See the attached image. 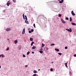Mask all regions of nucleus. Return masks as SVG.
<instances>
[{
    "label": "nucleus",
    "mask_w": 76,
    "mask_h": 76,
    "mask_svg": "<svg viewBox=\"0 0 76 76\" xmlns=\"http://www.w3.org/2000/svg\"><path fill=\"white\" fill-rule=\"evenodd\" d=\"M66 31H68V32H72V30L71 28H69V29L66 28Z\"/></svg>",
    "instance_id": "1"
},
{
    "label": "nucleus",
    "mask_w": 76,
    "mask_h": 76,
    "mask_svg": "<svg viewBox=\"0 0 76 76\" xmlns=\"http://www.w3.org/2000/svg\"><path fill=\"white\" fill-rule=\"evenodd\" d=\"M25 33V28H24L23 29L22 33L23 34H24Z\"/></svg>",
    "instance_id": "2"
},
{
    "label": "nucleus",
    "mask_w": 76,
    "mask_h": 76,
    "mask_svg": "<svg viewBox=\"0 0 76 76\" xmlns=\"http://www.w3.org/2000/svg\"><path fill=\"white\" fill-rule=\"evenodd\" d=\"M61 21L63 23H66V21H64L63 19H61Z\"/></svg>",
    "instance_id": "3"
},
{
    "label": "nucleus",
    "mask_w": 76,
    "mask_h": 76,
    "mask_svg": "<svg viewBox=\"0 0 76 76\" xmlns=\"http://www.w3.org/2000/svg\"><path fill=\"white\" fill-rule=\"evenodd\" d=\"M71 13L72 15H73V16H75V14L74 12H73V11H72L71 12Z\"/></svg>",
    "instance_id": "4"
},
{
    "label": "nucleus",
    "mask_w": 76,
    "mask_h": 76,
    "mask_svg": "<svg viewBox=\"0 0 76 76\" xmlns=\"http://www.w3.org/2000/svg\"><path fill=\"white\" fill-rule=\"evenodd\" d=\"M9 4H10V2H9L8 1L7 3V6H9Z\"/></svg>",
    "instance_id": "5"
},
{
    "label": "nucleus",
    "mask_w": 76,
    "mask_h": 76,
    "mask_svg": "<svg viewBox=\"0 0 76 76\" xmlns=\"http://www.w3.org/2000/svg\"><path fill=\"white\" fill-rule=\"evenodd\" d=\"M25 23H27V24H29V22L27 20H25Z\"/></svg>",
    "instance_id": "6"
},
{
    "label": "nucleus",
    "mask_w": 76,
    "mask_h": 76,
    "mask_svg": "<svg viewBox=\"0 0 76 76\" xmlns=\"http://www.w3.org/2000/svg\"><path fill=\"white\" fill-rule=\"evenodd\" d=\"M61 1H60L59 2V3H63V0H61Z\"/></svg>",
    "instance_id": "7"
},
{
    "label": "nucleus",
    "mask_w": 76,
    "mask_h": 76,
    "mask_svg": "<svg viewBox=\"0 0 76 76\" xmlns=\"http://www.w3.org/2000/svg\"><path fill=\"white\" fill-rule=\"evenodd\" d=\"M33 38H30V40L31 41H32L33 40Z\"/></svg>",
    "instance_id": "8"
},
{
    "label": "nucleus",
    "mask_w": 76,
    "mask_h": 76,
    "mask_svg": "<svg viewBox=\"0 0 76 76\" xmlns=\"http://www.w3.org/2000/svg\"><path fill=\"white\" fill-rule=\"evenodd\" d=\"M55 50H56V51H59V49H58L55 48Z\"/></svg>",
    "instance_id": "9"
},
{
    "label": "nucleus",
    "mask_w": 76,
    "mask_h": 76,
    "mask_svg": "<svg viewBox=\"0 0 76 76\" xmlns=\"http://www.w3.org/2000/svg\"><path fill=\"white\" fill-rule=\"evenodd\" d=\"M6 31H10V29L9 28H7L6 29Z\"/></svg>",
    "instance_id": "10"
},
{
    "label": "nucleus",
    "mask_w": 76,
    "mask_h": 76,
    "mask_svg": "<svg viewBox=\"0 0 76 76\" xmlns=\"http://www.w3.org/2000/svg\"><path fill=\"white\" fill-rule=\"evenodd\" d=\"M69 20H70V22H72V17L70 18Z\"/></svg>",
    "instance_id": "11"
},
{
    "label": "nucleus",
    "mask_w": 76,
    "mask_h": 76,
    "mask_svg": "<svg viewBox=\"0 0 76 76\" xmlns=\"http://www.w3.org/2000/svg\"><path fill=\"white\" fill-rule=\"evenodd\" d=\"M18 42V41H17V40H16L15 41H14V43L15 44H16Z\"/></svg>",
    "instance_id": "12"
},
{
    "label": "nucleus",
    "mask_w": 76,
    "mask_h": 76,
    "mask_svg": "<svg viewBox=\"0 0 76 76\" xmlns=\"http://www.w3.org/2000/svg\"><path fill=\"white\" fill-rule=\"evenodd\" d=\"M33 44H34V42H32L31 43V46H32Z\"/></svg>",
    "instance_id": "13"
},
{
    "label": "nucleus",
    "mask_w": 76,
    "mask_h": 76,
    "mask_svg": "<svg viewBox=\"0 0 76 76\" xmlns=\"http://www.w3.org/2000/svg\"><path fill=\"white\" fill-rule=\"evenodd\" d=\"M23 19H25V15H24V14H23Z\"/></svg>",
    "instance_id": "14"
},
{
    "label": "nucleus",
    "mask_w": 76,
    "mask_h": 76,
    "mask_svg": "<svg viewBox=\"0 0 76 76\" xmlns=\"http://www.w3.org/2000/svg\"><path fill=\"white\" fill-rule=\"evenodd\" d=\"M72 25H76V23H72Z\"/></svg>",
    "instance_id": "15"
},
{
    "label": "nucleus",
    "mask_w": 76,
    "mask_h": 76,
    "mask_svg": "<svg viewBox=\"0 0 76 76\" xmlns=\"http://www.w3.org/2000/svg\"><path fill=\"white\" fill-rule=\"evenodd\" d=\"M36 48V47L34 46L32 47V49H35Z\"/></svg>",
    "instance_id": "16"
},
{
    "label": "nucleus",
    "mask_w": 76,
    "mask_h": 76,
    "mask_svg": "<svg viewBox=\"0 0 76 76\" xmlns=\"http://www.w3.org/2000/svg\"><path fill=\"white\" fill-rule=\"evenodd\" d=\"M67 63H65V66H66V67H67V68L68 67L67 66Z\"/></svg>",
    "instance_id": "17"
},
{
    "label": "nucleus",
    "mask_w": 76,
    "mask_h": 76,
    "mask_svg": "<svg viewBox=\"0 0 76 76\" xmlns=\"http://www.w3.org/2000/svg\"><path fill=\"white\" fill-rule=\"evenodd\" d=\"M39 53H43V51H42V50L39 51Z\"/></svg>",
    "instance_id": "18"
},
{
    "label": "nucleus",
    "mask_w": 76,
    "mask_h": 76,
    "mask_svg": "<svg viewBox=\"0 0 76 76\" xmlns=\"http://www.w3.org/2000/svg\"><path fill=\"white\" fill-rule=\"evenodd\" d=\"M9 50V47H7V49L6 50V51H8Z\"/></svg>",
    "instance_id": "19"
},
{
    "label": "nucleus",
    "mask_w": 76,
    "mask_h": 76,
    "mask_svg": "<svg viewBox=\"0 0 76 76\" xmlns=\"http://www.w3.org/2000/svg\"><path fill=\"white\" fill-rule=\"evenodd\" d=\"M33 72L34 73H37V71H36V70L34 71Z\"/></svg>",
    "instance_id": "20"
},
{
    "label": "nucleus",
    "mask_w": 76,
    "mask_h": 76,
    "mask_svg": "<svg viewBox=\"0 0 76 76\" xmlns=\"http://www.w3.org/2000/svg\"><path fill=\"white\" fill-rule=\"evenodd\" d=\"M58 54L60 56H61L62 54L61 53H58Z\"/></svg>",
    "instance_id": "21"
},
{
    "label": "nucleus",
    "mask_w": 76,
    "mask_h": 76,
    "mask_svg": "<svg viewBox=\"0 0 76 76\" xmlns=\"http://www.w3.org/2000/svg\"><path fill=\"white\" fill-rule=\"evenodd\" d=\"M30 53V52H28L27 53V55H29V53Z\"/></svg>",
    "instance_id": "22"
},
{
    "label": "nucleus",
    "mask_w": 76,
    "mask_h": 76,
    "mask_svg": "<svg viewBox=\"0 0 76 76\" xmlns=\"http://www.w3.org/2000/svg\"><path fill=\"white\" fill-rule=\"evenodd\" d=\"M42 47H44V44L43 43L42 44Z\"/></svg>",
    "instance_id": "23"
},
{
    "label": "nucleus",
    "mask_w": 76,
    "mask_h": 76,
    "mask_svg": "<svg viewBox=\"0 0 76 76\" xmlns=\"http://www.w3.org/2000/svg\"><path fill=\"white\" fill-rule=\"evenodd\" d=\"M13 2H14V3H16V0H12Z\"/></svg>",
    "instance_id": "24"
},
{
    "label": "nucleus",
    "mask_w": 76,
    "mask_h": 76,
    "mask_svg": "<svg viewBox=\"0 0 76 76\" xmlns=\"http://www.w3.org/2000/svg\"><path fill=\"white\" fill-rule=\"evenodd\" d=\"M54 44H52L50 45L51 46H52V45H54Z\"/></svg>",
    "instance_id": "25"
},
{
    "label": "nucleus",
    "mask_w": 76,
    "mask_h": 76,
    "mask_svg": "<svg viewBox=\"0 0 76 76\" xmlns=\"http://www.w3.org/2000/svg\"><path fill=\"white\" fill-rule=\"evenodd\" d=\"M33 25L34 26V28H36V27L35 26V23H34Z\"/></svg>",
    "instance_id": "26"
},
{
    "label": "nucleus",
    "mask_w": 76,
    "mask_h": 76,
    "mask_svg": "<svg viewBox=\"0 0 76 76\" xmlns=\"http://www.w3.org/2000/svg\"><path fill=\"white\" fill-rule=\"evenodd\" d=\"M50 70L51 72H53V69L52 68L50 69Z\"/></svg>",
    "instance_id": "27"
},
{
    "label": "nucleus",
    "mask_w": 76,
    "mask_h": 76,
    "mask_svg": "<svg viewBox=\"0 0 76 76\" xmlns=\"http://www.w3.org/2000/svg\"><path fill=\"white\" fill-rule=\"evenodd\" d=\"M23 57H26V56H25V55H23Z\"/></svg>",
    "instance_id": "28"
},
{
    "label": "nucleus",
    "mask_w": 76,
    "mask_h": 76,
    "mask_svg": "<svg viewBox=\"0 0 76 76\" xmlns=\"http://www.w3.org/2000/svg\"><path fill=\"white\" fill-rule=\"evenodd\" d=\"M58 16L59 17H61V14H59Z\"/></svg>",
    "instance_id": "29"
},
{
    "label": "nucleus",
    "mask_w": 76,
    "mask_h": 76,
    "mask_svg": "<svg viewBox=\"0 0 76 76\" xmlns=\"http://www.w3.org/2000/svg\"><path fill=\"white\" fill-rule=\"evenodd\" d=\"M66 20H69V18H68L66 17Z\"/></svg>",
    "instance_id": "30"
},
{
    "label": "nucleus",
    "mask_w": 76,
    "mask_h": 76,
    "mask_svg": "<svg viewBox=\"0 0 76 76\" xmlns=\"http://www.w3.org/2000/svg\"><path fill=\"white\" fill-rule=\"evenodd\" d=\"M65 49H67V47L66 46L65 47Z\"/></svg>",
    "instance_id": "31"
},
{
    "label": "nucleus",
    "mask_w": 76,
    "mask_h": 76,
    "mask_svg": "<svg viewBox=\"0 0 76 76\" xmlns=\"http://www.w3.org/2000/svg\"><path fill=\"white\" fill-rule=\"evenodd\" d=\"M37 76V74H34L33 75V76Z\"/></svg>",
    "instance_id": "32"
},
{
    "label": "nucleus",
    "mask_w": 76,
    "mask_h": 76,
    "mask_svg": "<svg viewBox=\"0 0 76 76\" xmlns=\"http://www.w3.org/2000/svg\"><path fill=\"white\" fill-rule=\"evenodd\" d=\"M4 55H3V54H2V57H4Z\"/></svg>",
    "instance_id": "33"
},
{
    "label": "nucleus",
    "mask_w": 76,
    "mask_h": 76,
    "mask_svg": "<svg viewBox=\"0 0 76 76\" xmlns=\"http://www.w3.org/2000/svg\"><path fill=\"white\" fill-rule=\"evenodd\" d=\"M31 31L32 32H34V29H31Z\"/></svg>",
    "instance_id": "34"
},
{
    "label": "nucleus",
    "mask_w": 76,
    "mask_h": 76,
    "mask_svg": "<svg viewBox=\"0 0 76 76\" xmlns=\"http://www.w3.org/2000/svg\"><path fill=\"white\" fill-rule=\"evenodd\" d=\"M46 50H48V48H47V47L46 48Z\"/></svg>",
    "instance_id": "35"
},
{
    "label": "nucleus",
    "mask_w": 76,
    "mask_h": 76,
    "mask_svg": "<svg viewBox=\"0 0 76 76\" xmlns=\"http://www.w3.org/2000/svg\"><path fill=\"white\" fill-rule=\"evenodd\" d=\"M29 32L30 33H31V31H29Z\"/></svg>",
    "instance_id": "36"
},
{
    "label": "nucleus",
    "mask_w": 76,
    "mask_h": 76,
    "mask_svg": "<svg viewBox=\"0 0 76 76\" xmlns=\"http://www.w3.org/2000/svg\"><path fill=\"white\" fill-rule=\"evenodd\" d=\"M74 57H76V54H75V55H74Z\"/></svg>",
    "instance_id": "37"
},
{
    "label": "nucleus",
    "mask_w": 76,
    "mask_h": 76,
    "mask_svg": "<svg viewBox=\"0 0 76 76\" xmlns=\"http://www.w3.org/2000/svg\"><path fill=\"white\" fill-rule=\"evenodd\" d=\"M26 20H28V18H27V17L26 18Z\"/></svg>",
    "instance_id": "38"
},
{
    "label": "nucleus",
    "mask_w": 76,
    "mask_h": 76,
    "mask_svg": "<svg viewBox=\"0 0 76 76\" xmlns=\"http://www.w3.org/2000/svg\"><path fill=\"white\" fill-rule=\"evenodd\" d=\"M32 54H34V52L33 51H32Z\"/></svg>",
    "instance_id": "39"
},
{
    "label": "nucleus",
    "mask_w": 76,
    "mask_h": 76,
    "mask_svg": "<svg viewBox=\"0 0 76 76\" xmlns=\"http://www.w3.org/2000/svg\"><path fill=\"white\" fill-rule=\"evenodd\" d=\"M25 67H28V65H25Z\"/></svg>",
    "instance_id": "40"
},
{
    "label": "nucleus",
    "mask_w": 76,
    "mask_h": 76,
    "mask_svg": "<svg viewBox=\"0 0 76 76\" xmlns=\"http://www.w3.org/2000/svg\"><path fill=\"white\" fill-rule=\"evenodd\" d=\"M71 71H70L69 72V74H71Z\"/></svg>",
    "instance_id": "41"
},
{
    "label": "nucleus",
    "mask_w": 76,
    "mask_h": 76,
    "mask_svg": "<svg viewBox=\"0 0 76 76\" xmlns=\"http://www.w3.org/2000/svg\"><path fill=\"white\" fill-rule=\"evenodd\" d=\"M25 18H27V16H26V15L25 16Z\"/></svg>",
    "instance_id": "42"
},
{
    "label": "nucleus",
    "mask_w": 76,
    "mask_h": 76,
    "mask_svg": "<svg viewBox=\"0 0 76 76\" xmlns=\"http://www.w3.org/2000/svg\"><path fill=\"white\" fill-rule=\"evenodd\" d=\"M38 70L39 71H40V69H39Z\"/></svg>",
    "instance_id": "43"
},
{
    "label": "nucleus",
    "mask_w": 76,
    "mask_h": 76,
    "mask_svg": "<svg viewBox=\"0 0 76 76\" xmlns=\"http://www.w3.org/2000/svg\"><path fill=\"white\" fill-rule=\"evenodd\" d=\"M1 55H0V57H1Z\"/></svg>",
    "instance_id": "44"
},
{
    "label": "nucleus",
    "mask_w": 76,
    "mask_h": 76,
    "mask_svg": "<svg viewBox=\"0 0 76 76\" xmlns=\"http://www.w3.org/2000/svg\"><path fill=\"white\" fill-rule=\"evenodd\" d=\"M1 68V66L0 65V69Z\"/></svg>",
    "instance_id": "45"
},
{
    "label": "nucleus",
    "mask_w": 76,
    "mask_h": 76,
    "mask_svg": "<svg viewBox=\"0 0 76 76\" xmlns=\"http://www.w3.org/2000/svg\"><path fill=\"white\" fill-rule=\"evenodd\" d=\"M52 63H53V62H52Z\"/></svg>",
    "instance_id": "46"
},
{
    "label": "nucleus",
    "mask_w": 76,
    "mask_h": 76,
    "mask_svg": "<svg viewBox=\"0 0 76 76\" xmlns=\"http://www.w3.org/2000/svg\"><path fill=\"white\" fill-rule=\"evenodd\" d=\"M60 1V0H58V1Z\"/></svg>",
    "instance_id": "47"
}]
</instances>
